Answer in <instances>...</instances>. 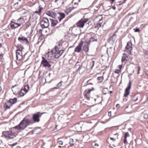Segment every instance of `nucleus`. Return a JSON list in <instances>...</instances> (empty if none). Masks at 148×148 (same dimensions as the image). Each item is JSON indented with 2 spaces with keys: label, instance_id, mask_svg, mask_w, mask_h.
I'll return each mask as SVG.
<instances>
[{
  "label": "nucleus",
  "instance_id": "f257e3e1",
  "mask_svg": "<svg viewBox=\"0 0 148 148\" xmlns=\"http://www.w3.org/2000/svg\"><path fill=\"white\" fill-rule=\"evenodd\" d=\"M33 122L32 120H30L25 117L20 123L19 124L14 127L20 131L24 129L30 124H32Z\"/></svg>",
  "mask_w": 148,
  "mask_h": 148
},
{
  "label": "nucleus",
  "instance_id": "f03ea898",
  "mask_svg": "<svg viewBox=\"0 0 148 148\" xmlns=\"http://www.w3.org/2000/svg\"><path fill=\"white\" fill-rule=\"evenodd\" d=\"M16 129L14 127V128L8 131H5L2 132V136H4L8 139H12L16 136L18 134Z\"/></svg>",
  "mask_w": 148,
  "mask_h": 148
},
{
  "label": "nucleus",
  "instance_id": "7ed1b4c3",
  "mask_svg": "<svg viewBox=\"0 0 148 148\" xmlns=\"http://www.w3.org/2000/svg\"><path fill=\"white\" fill-rule=\"evenodd\" d=\"M46 14L49 16L53 18H58L59 20V22L64 18L65 16V14L63 13L58 12L56 13L51 10L47 11Z\"/></svg>",
  "mask_w": 148,
  "mask_h": 148
},
{
  "label": "nucleus",
  "instance_id": "20e7f679",
  "mask_svg": "<svg viewBox=\"0 0 148 148\" xmlns=\"http://www.w3.org/2000/svg\"><path fill=\"white\" fill-rule=\"evenodd\" d=\"M59 48L56 46L55 47V48L51 51V53L53 55V57L56 59H58L63 53V50H59Z\"/></svg>",
  "mask_w": 148,
  "mask_h": 148
},
{
  "label": "nucleus",
  "instance_id": "39448f33",
  "mask_svg": "<svg viewBox=\"0 0 148 148\" xmlns=\"http://www.w3.org/2000/svg\"><path fill=\"white\" fill-rule=\"evenodd\" d=\"M40 25L42 28L47 27L49 25V21L47 17H44L40 23Z\"/></svg>",
  "mask_w": 148,
  "mask_h": 148
},
{
  "label": "nucleus",
  "instance_id": "423d86ee",
  "mask_svg": "<svg viewBox=\"0 0 148 148\" xmlns=\"http://www.w3.org/2000/svg\"><path fill=\"white\" fill-rule=\"evenodd\" d=\"M88 18H82L79 20L76 23V25L79 28H83L85 23L88 22Z\"/></svg>",
  "mask_w": 148,
  "mask_h": 148
},
{
  "label": "nucleus",
  "instance_id": "0eeeda50",
  "mask_svg": "<svg viewBox=\"0 0 148 148\" xmlns=\"http://www.w3.org/2000/svg\"><path fill=\"white\" fill-rule=\"evenodd\" d=\"M42 114V113L40 112H38L34 114L32 117L33 121H32L33 123H34L38 122L40 121V117H41Z\"/></svg>",
  "mask_w": 148,
  "mask_h": 148
},
{
  "label": "nucleus",
  "instance_id": "6e6552de",
  "mask_svg": "<svg viewBox=\"0 0 148 148\" xmlns=\"http://www.w3.org/2000/svg\"><path fill=\"white\" fill-rule=\"evenodd\" d=\"M42 59L41 64L45 67L48 68L50 67L51 65L49 62L44 57H42Z\"/></svg>",
  "mask_w": 148,
  "mask_h": 148
},
{
  "label": "nucleus",
  "instance_id": "1a4fd4ad",
  "mask_svg": "<svg viewBox=\"0 0 148 148\" xmlns=\"http://www.w3.org/2000/svg\"><path fill=\"white\" fill-rule=\"evenodd\" d=\"M125 51L130 54H131V51L132 49V43L131 42H129L127 43L125 47Z\"/></svg>",
  "mask_w": 148,
  "mask_h": 148
},
{
  "label": "nucleus",
  "instance_id": "9d476101",
  "mask_svg": "<svg viewBox=\"0 0 148 148\" xmlns=\"http://www.w3.org/2000/svg\"><path fill=\"white\" fill-rule=\"evenodd\" d=\"M131 82L130 81L128 85V86L126 88L125 90L124 94V97H127L129 94L130 93V90L131 88Z\"/></svg>",
  "mask_w": 148,
  "mask_h": 148
},
{
  "label": "nucleus",
  "instance_id": "9b49d317",
  "mask_svg": "<svg viewBox=\"0 0 148 148\" xmlns=\"http://www.w3.org/2000/svg\"><path fill=\"white\" fill-rule=\"evenodd\" d=\"M17 59L18 61H20L22 58V51L20 49L17 50L16 53Z\"/></svg>",
  "mask_w": 148,
  "mask_h": 148
},
{
  "label": "nucleus",
  "instance_id": "f8f14e48",
  "mask_svg": "<svg viewBox=\"0 0 148 148\" xmlns=\"http://www.w3.org/2000/svg\"><path fill=\"white\" fill-rule=\"evenodd\" d=\"M83 44V41H82L80 42L78 45L75 48V51L77 53L79 52L82 49V47Z\"/></svg>",
  "mask_w": 148,
  "mask_h": 148
},
{
  "label": "nucleus",
  "instance_id": "ddd939ff",
  "mask_svg": "<svg viewBox=\"0 0 148 148\" xmlns=\"http://www.w3.org/2000/svg\"><path fill=\"white\" fill-rule=\"evenodd\" d=\"M18 39V41L21 43H24L26 44H28L29 43L27 39L24 37H19Z\"/></svg>",
  "mask_w": 148,
  "mask_h": 148
},
{
  "label": "nucleus",
  "instance_id": "4468645a",
  "mask_svg": "<svg viewBox=\"0 0 148 148\" xmlns=\"http://www.w3.org/2000/svg\"><path fill=\"white\" fill-rule=\"evenodd\" d=\"M129 58L130 56H127L126 54L123 53V55L122 57V62L125 63L129 60Z\"/></svg>",
  "mask_w": 148,
  "mask_h": 148
},
{
  "label": "nucleus",
  "instance_id": "2eb2a0df",
  "mask_svg": "<svg viewBox=\"0 0 148 148\" xmlns=\"http://www.w3.org/2000/svg\"><path fill=\"white\" fill-rule=\"evenodd\" d=\"M91 90H92L90 89L86 90L84 92L85 97L88 100H89L90 99V94Z\"/></svg>",
  "mask_w": 148,
  "mask_h": 148
},
{
  "label": "nucleus",
  "instance_id": "dca6fc26",
  "mask_svg": "<svg viewBox=\"0 0 148 148\" xmlns=\"http://www.w3.org/2000/svg\"><path fill=\"white\" fill-rule=\"evenodd\" d=\"M89 43L88 42H85L84 43V46L83 50L86 52H87L89 50Z\"/></svg>",
  "mask_w": 148,
  "mask_h": 148
},
{
  "label": "nucleus",
  "instance_id": "f3484780",
  "mask_svg": "<svg viewBox=\"0 0 148 148\" xmlns=\"http://www.w3.org/2000/svg\"><path fill=\"white\" fill-rule=\"evenodd\" d=\"M11 28L12 29H14L19 27L18 24L17 23H15L13 21H11L10 24Z\"/></svg>",
  "mask_w": 148,
  "mask_h": 148
},
{
  "label": "nucleus",
  "instance_id": "a211bd4d",
  "mask_svg": "<svg viewBox=\"0 0 148 148\" xmlns=\"http://www.w3.org/2000/svg\"><path fill=\"white\" fill-rule=\"evenodd\" d=\"M84 115H86L88 117H91L93 116L92 112L90 110H87L84 113Z\"/></svg>",
  "mask_w": 148,
  "mask_h": 148
},
{
  "label": "nucleus",
  "instance_id": "6ab92c4d",
  "mask_svg": "<svg viewBox=\"0 0 148 148\" xmlns=\"http://www.w3.org/2000/svg\"><path fill=\"white\" fill-rule=\"evenodd\" d=\"M17 22L19 26H20L25 23V21L23 18H20L17 20Z\"/></svg>",
  "mask_w": 148,
  "mask_h": 148
},
{
  "label": "nucleus",
  "instance_id": "aec40b11",
  "mask_svg": "<svg viewBox=\"0 0 148 148\" xmlns=\"http://www.w3.org/2000/svg\"><path fill=\"white\" fill-rule=\"evenodd\" d=\"M12 105L10 101V100L5 103L4 105V107L6 109H9L10 106Z\"/></svg>",
  "mask_w": 148,
  "mask_h": 148
},
{
  "label": "nucleus",
  "instance_id": "412c9836",
  "mask_svg": "<svg viewBox=\"0 0 148 148\" xmlns=\"http://www.w3.org/2000/svg\"><path fill=\"white\" fill-rule=\"evenodd\" d=\"M75 127L76 130L77 132H80L81 131L82 127L81 125L79 123H77L75 125Z\"/></svg>",
  "mask_w": 148,
  "mask_h": 148
},
{
  "label": "nucleus",
  "instance_id": "4be33fe9",
  "mask_svg": "<svg viewBox=\"0 0 148 148\" xmlns=\"http://www.w3.org/2000/svg\"><path fill=\"white\" fill-rule=\"evenodd\" d=\"M39 9L38 10H36L35 11V13L37 14L38 15H40L42 10L43 9V8L41 5H39L38 7Z\"/></svg>",
  "mask_w": 148,
  "mask_h": 148
},
{
  "label": "nucleus",
  "instance_id": "5701e85b",
  "mask_svg": "<svg viewBox=\"0 0 148 148\" xmlns=\"http://www.w3.org/2000/svg\"><path fill=\"white\" fill-rule=\"evenodd\" d=\"M130 136V135L128 132H127L125 134V136L124 137V140L123 141L124 143L126 144L127 143V138Z\"/></svg>",
  "mask_w": 148,
  "mask_h": 148
},
{
  "label": "nucleus",
  "instance_id": "b1692460",
  "mask_svg": "<svg viewBox=\"0 0 148 148\" xmlns=\"http://www.w3.org/2000/svg\"><path fill=\"white\" fill-rule=\"evenodd\" d=\"M53 55L51 53V52H50L49 51L45 55V56L49 60L52 59L51 55Z\"/></svg>",
  "mask_w": 148,
  "mask_h": 148
},
{
  "label": "nucleus",
  "instance_id": "393cba45",
  "mask_svg": "<svg viewBox=\"0 0 148 148\" xmlns=\"http://www.w3.org/2000/svg\"><path fill=\"white\" fill-rule=\"evenodd\" d=\"M51 22V25L52 26H54L56 25L58 23V21L56 20H54L53 19H50Z\"/></svg>",
  "mask_w": 148,
  "mask_h": 148
},
{
  "label": "nucleus",
  "instance_id": "a878e982",
  "mask_svg": "<svg viewBox=\"0 0 148 148\" xmlns=\"http://www.w3.org/2000/svg\"><path fill=\"white\" fill-rule=\"evenodd\" d=\"M27 93L26 91H25L23 89H22L20 92H19V94L20 96H23L24 95Z\"/></svg>",
  "mask_w": 148,
  "mask_h": 148
},
{
  "label": "nucleus",
  "instance_id": "bb28decb",
  "mask_svg": "<svg viewBox=\"0 0 148 148\" xmlns=\"http://www.w3.org/2000/svg\"><path fill=\"white\" fill-rule=\"evenodd\" d=\"M10 101L12 105L13 104L15 103L17 101V98H15L12 99H10Z\"/></svg>",
  "mask_w": 148,
  "mask_h": 148
},
{
  "label": "nucleus",
  "instance_id": "cd10ccee",
  "mask_svg": "<svg viewBox=\"0 0 148 148\" xmlns=\"http://www.w3.org/2000/svg\"><path fill=\"white\" fill-rule=\"evenodd\" d=\"M62 81L60 82L59 83H58L56 85V87H54L53 89H58L59 88L62 86Z\"/></svg>",
  "mask_w": 148,
  "mask_h": 148
},
{
  "label": "nucleus",
  "instance_id": "c85d7f7f",
  "mask_svg": "<svg viewBox=\"0 0 148 148\" xmlns=\"http://www.w3.org/2000/svg\"><path fill=\"white\" fill-rule=\"evenodd\" d=\"M29 87L28 85L27 84L24 86V88H23L25 91H26L27 92H28V90L29 88Z\"/></svg>",
  "mask_w": 148,
  "mask_h": 148
},
{
  "label": "nucleus",
  "instance_id": "c756f323",
  "mask_svg": "<svg viewBox=\"0 0 148 148\" xmlns=\"http://www.w3.org/2000/svg\"><path fill=\"white\" fill-rule=\"evenodd\" d=\"M97 39L95 37H93L90 38L89 41L90 42H91L94 41H97Z\"/></svg>",
  "mask_w": 148,
  "mask_h": 148
},
{
  "label": "nucleus",
  "instance_id": "7c9ffc66",
  "mask_svg": "<svg viewBox=\"0 0 148 148\" xmlns=\"http://www.w3.org/2000/svg\"><path fill=\"white\" fill-rule=\"evenodd\" d=\"M74 141L73 139L72 138H70L69 140V143L70 145L71 146H72L74 145Z\"/></svg>",
  "mask_w": 148,
  "mask_h": 148
},
{
  "label": "nucleus",
  "instance_id": "2f4dec72",
  "mask_svg": "<svg viewBox=\"0 0 148 148\" xmlns=\"http://www.w3.org/2000/svg\"><path fill=\"white\" fill-rule=\"evenodd\" d=\"M103 77L101 76V77H98L97 78V79L98 80V82L100 83L103 80Z\"/></svg>",
  "mask_w": 148,
  "mask_h": 148
},
{
  "label": "nucleus",
  "instance_id": "473e14b6",
  "mask_svg": "<svg viewBox=\"0 0 148 148\" xmlns=\"http://www.w3.org/2000/svg\"><path fill=\"white\" fill-rule=\"evenodd\" d=\"M116 34L115 33H114L113 34V35L111 36L110 38L112 39H115L116 38Z\"/></svg>",
  "mask_w": 148,
  "mask_h": 148
},
{
  "label": "nucleus",
  "instance_id": "72a5a7b5",
  "mask_svg": "<svg viewBox=\"0 0 148 148\" xmlns=\"http://www.w3.org/2000/svg\"><path fill=\"white\" fill-rule=\"evenodd\" d=\"M16 86V85L15 86H13L12 87V91L13 92H14V94H15V93H16L17 92H16V91H14L15 90V89L14 88V87ZM18 91H17V92H18Z\"/></svg>",
  "mask_w": 148,
  "mask_h": 148
},
{
  "label": "nucleus",
  "instance_id": "f704fd0d",
  "mask_svg": "<svg viewBox=\"0 0 148 148\" xmlns=\"http://www.w3.org/2000/svg\"><path fill=\"white\" fill-rule=\"evenodd\" d=\"M143 53L145 55H148V50H144Z\"/></svg>",
  "mask_w": 148,
  "mask_h": 148
},
{
  "label": "nucleus",
  "instance_id": "c9c22d12",
  "mask_svg": "<svg viewBox=\"0 0 148 148\" xmlns=\"http://www.w3.org/2000/svg\"><path fill=\"white\" fill-rule=\"evenodd\" d=\"M121 71L120 70V69H116L114 71L115 73H120Z\"/></svg>",
  "mask_w": 148,
  "mask_h": 148
},
{
  "label": "nucleus",
  "instance_id": "e433bc0d",
  "mask_svg": "<svg viewBox=\"0 0 148 148\" xmlns=\"http://www.w3.org/2000/svg\"><path fill=\"white\" fill-rule=\"evenodd\" d=\"M144 118L145 119H148V114H144Z\"/></svg>",
  "mask_w": 148,
  "mask_h": 148
},
{
  "label": "nucleus",
  "instance_id": "4c0bfd02",
  "mask_svg": "<svg viewBox=\"0 0 148 148\" xmlns=\"http://www.w3.org/2000/svg\"><path fill=\"white\" fill-rule=\"evenodd\" d=\"M64 43V42H62V41H59V44H58L60 46H62L63 44Z\"/></svg>",
  "mask_w": 148,
  "mask_h": 148
},
{
  "label": "nucleus",
  "instance_id": "58836bf2",
  "mask_svg": "<svg viewBox=\"0 0 148 148\" xmlns=\"http://www.w3.org/2000/svg\"><path fill=\"white\" fill-rule=\"evenodd\" d=\"M58 143L59 145H62L63 144V142H62V141H59L58 140Z\"/></svg>",
  "mask_w": 148,
  "mask_h": 148
},
{
  "label": "nucleus",
  "instance_id": "ea45409f",
  "mask_svg": "<svg viewBox=\"0 0 148 148\" xmlns=\"http://www.w3.org/2000/svg\"><path fill=\"white\" fill-rule=\"evenodd\" d=\"M18 3L17 2L15 3L14 5V7L15 8H17L18 6Z\"/></svg>",
  "mask_w": 148,
  "mask_h": 148
},
{
  "label": "nucleus",
  "instance_id": "a19ab883",
  "mask_svg": "<svg viewBox=\"0 0 148 148\" xmlns=\"http://www.w3.org/2000/svg\"><path fill=\"white\" fill-rule=\"evenodd\" d=\"M138 74H139L140 73V66H138Z\"/></svg>",
  "mask_w": 148,
  "mask_h": 148
},
{
  "label": "nucleus",
  "instance_id": "79ce46f5",
  "mask_svg": "<svg viewBox=\"0 0 148 148\" xmlns=\"http://www.w3.org/2000/svg\"><path fill=\"white\" fill-rule=\"evenodd\" d=\"M101 24H100V23H98L97 24V25L96 27H101Z\"/></svg>",
  "mask_w": 148,
  "mask_h": 148
},
{
  "label": "nucleus",
  "instance_id": "37998d69",
  "mask_svg": "<svg viewBox=\"0 0 148 148\" xmlns=\"http://www.w3.org/2000/svg\"><path fill=\"white\" fill-rule=\"evenodd\" d=\"M76 27H74L73 28H72V31L73 32H75V30L76 29Z\"/></svg>",
  "mask_w": 148,
  "mask_h": 148
},
{
  "label": "nucleus",
  "instance_id": "c03bdc74",
  "mask_svg": "<svg viewBox=\"0 0 148 148\" xmlns=\"http://www.w3.org/2000/svg\"><path fill=\"white\" fill-rule=\"evenodd\" d=\"M140 31V30L139 29L137 28L135 30V32H139Z\"/></svg>",
  "mask_w": 148,
  "mask_h": 148
},
{
  "label": "nucleus",
  "instance_id": "a18cd8bd",
  "mask_svg": "<svg viewBox=\"0 0 148 148\" xmlns=\"http://www.w3.org/2000/svg\"><path fill=\"white\" fill-rule=\"evenodd\" d=\"M110 138L111 140H112L113 141H115V139H114V138L110 137Z\"/></svg>",
  "mask_w": 148,
  "mask_h": 148
},
{
  "label": "nucleus",
  "instance_id": "49530a36",
  "mask_svg": "<svg viewBox=\"0 0 148 148\" xmlns=\"http://www.w3.org/2000/svg\"><path fill=\"white\" fill-rule=\"evenodd\" d=\"M115 0H110V1L111 3L112 4L114 3Z\"/></svg>",
  "mask_w": 148,
  "mask_h": 148
},
{
  "label": "nucleus",
  "instance_id": "de8ad7c7",
  "mask_svg": "<svg viewBox=\"0 0 148 148\" xmlns=\"http://www.w3.org/2000/svg\"><path fill=\"white\" fill-rule=\"evenodd\" d=\"M116 107L117 108H119L120 107L119 105L118 104H117L116 106Z\"/></svg>",
  "mask_w": 148,
  "mask_h": 148
},
{
  "label": "nucleus",
  "instance_id": "09e8293b",
  "mask_svg": "<svg viewBox=\"0 0 148 148\" xmlns=\"http://www.w3.org/2000/svg\"><path fill=\"white\" fill-rule=\"evenodd\" d=\"M122 67V65H119V69H120V70L121 71V68Z\"/></svg>",
  "mask_w": 148,
  "mask_h": 148
},
{
  "label": "nucleus",
  "instance_id": "8fccbe9b",
  "mask_svg": "<svg viewBox=\"0 0 148 148\" xmlns=\"http://www.w3.org/2000/svg\"><path fill=\"white\" fill-rule=\"evenodd\" d=\"M112 8L113 9L115 10L116 9V7L114 6H113L112 7Z\"/></svg>",
  "mask_w": 148,
  "mask_h": 148
},
{
  "label": "nucleus",
  "instance_id": "3c124183",
  "mask_svg": "<svg viewBox=\"0 0 148 148\" xmlns=\"http://www.w3.org/2000/svg\"><path fill=\"white\" fill-rule=\"evenodd\" d=\"M95 146H96L98 147L99 146V145L97 143H95Z\"/></svg>",
  "mask_w": 148,
  "mask_h": 148
},
{
  "label": "nucleus",
  "instance_id": "603ef678",
  "mask_svg": "<svg viewBox=\"0 0 148 148\" xmlns=\"http://www.w3.org/2000/svg\"><path fill=\"white\" fill-rule=\"evenodd\" d=\"M104 90H107V89L106 88V89H103V94H106V93H104Z\"/></svg>",
  "mask_w": 148,
  "mask_h": 148
},
{
  "label": "nucleus",
  "instance_id": "864d4df0",
  "mask_svg": "<svg viewBox=\"0 0 148 148\" xmlns=\"http://www.w3.org/2000/svg\"><path fill=\"white\" fill-rule=\"evenodd\" d=\"M17 144L16 143H14L12 145V146H14V145H16V144Z\"/></svg>",
  "mask_w": 148,
  "mask_h": 148
},
{
  "label": "nucleus",
  "instance_id": "5fc2aeb1",
  "mask_svg": "<svg viewBox=\"0 0 148 148\" xmlns=\"http://www.w3.org/2000/svg\"><path fill=\"white\" fill-rule=\"evenodd\" d=\"M108 115H110V116L111 115V112H109V113H108Z\"/></svg>",
  "mask_w": 148,
  "mask_h": 148
},
{
  "label": "nucleus",
  "instance_id": "6e6d98bb",
  "mask_svg": "<svg viewBox=\"0 0 148 148\" xmlns=\"http://www.w3.org/2000/svg\"><path fill=\"white\" fill-rule=\"evenodd\" d=\"M2 140H0V145L2 143Z\"/></svg>",
  "mask_w": 148,
  "mask_h": 148
},
{
  "label": "nucleus",
  "instance_id": "4d7b16f0",
  "mask_svg": "<svg viewBox=\"0 0 148 148\" xmlns=\"http://www.w3.org/2000/svg\"><path fill=\"white\" fill-rule=\"evenodd\" d=\"M138 99V97H137L136 99L135 100H134V101H136Z\"/></svg>",
  "mask_w": 148,
  "mask_h": 148
},
{
  "label": "nucleus",
  "instance_id": "13d9d810",
  "mask_svg": "<svg viewBox=\"0 0 148 148\" xmlns=\"http://www.w3.org/2000/svg\"><path fill=\"white\" fill-rule=\"evenodd\" d=\"M92 63H93V66H93L94 64V63H95V62L94 61H92Z\"/></svg>",
  "mask_w": 148,
  "mask_h": 148
},
{
  "label": "nucleus",
  "instance_id": "bf43d9fd",
  "mask_svg": "<svg viewBox=\"0 0 148 148\" xmlns=\"http://www.w3.org/2000/svg\"><path fill=\"white\" fill-rule=\"evenodd\" d=\"M59 0H55V3H57V1H58Z\"/></svg>",
  "mask_w": 148,
  "mask_h": 148
},
{
  "label": "nucleus",
  "instance_id": "052dcab7",
  "mask_svg": "<svg viewBox=\"0 0 148 148\" xmlns=\"http://www.w3.org/2000/svg\"><path fill=\"white\" fill-rule=\"evenodd\" d=\"M114 135H117V136H118V133H116V134H114Z\"/></svg>",
  "mask_w": 148,
  "mask_h": 148
},
{
  "label": "nucleus",
  "instance_id": "680f3d73",
  "mask_svg": "<svg viewBox=\"0 0 148 148\" xmlns=\"http://www.w3.org/2000/svg\"><path fill=\"white\" fill-rule=\"evenodd\" d=\"M2 44L1 43H0V47H2Z\"/></svg>",
  "mask_w": 148,
  "mask_h": 148
},
{
  "label": "nucleus",
  "instance_id": "e2e57ef3",
  "mask_svg": "<svg viewBox=\"0 0 148 148\" xmlns=\"http://www.w3.org/2000/svg\"><path fill=\"white\" fill-rule=\"evenodd\" d=\"M1 87L0 86V92L1 91Z\"/></svg>",
  "mask_w": 148,
  "mask_h": 148
},
{
  "label": "nucleus",
  "instance_id": "0e129e2a",
  "mask_svg": "<svg viewBox=\"0 0 148 148\" xmlns=\"http://www.w3.org/2000/svg\"><path fill=\"white\" fill-rule=\"evenodd\" d=\"M117 5H121V4H117Z\"/></svg>",
  "mask_w": 148,
  "mask_h": 148
},
{
  "label": "nucleus",
  "instance_id": "69168bd1",
  "mask_svg": "<svg viewBox=\"0 0 148 148\" xmlns=\"http://www.w3.org/2000/svg\"><path fill=\"white\" fill-rule=\"evenodd\" d=\"M57 126H56V127H55V129H56V130H57Z\"/></svg>",
  "mask_w": 148,
  "mask_h": 148
},
{
  "label": "nucleus",
  "instance_id": "338daca9",
  "mask_svg": "<svg viewBox=\"0 0 148 148\" xmlns=\"http://www.w3.org/2000/svg\"><path fill=\"white\" fill-rule=\"evenodd\" d=\"M101 20V19H99V21H100Z\"/></svg>",
  "mask_w": 148,
  "mask_h": 148
},
{
  "label": "nucleus",
  "instance_id": "774afa93",
  "mask_svg": "<svg viewBox=\"0 0 148 148\" xmlns=\"http://www.w3.org/2000/svg\"><path fill=\"white\" fill-rule=\"evenodd\" d=\"M110 93H112V91H110Z\"/></svg>",
  "mask_w": 148,
  "mask_h": 148
}]
</instances>
